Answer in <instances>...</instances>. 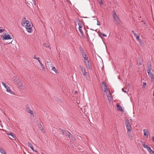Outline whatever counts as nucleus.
<instances>
[{"instance_id":"1","label":"nucleus","mask_w":154,"mask_h":154,"mask_svg":"<svg viewBox=\"0 0 154 154\" xmlns=\"http://www.w3.org/2000/svg\"><path fill=\"white\" fill-rule=\"evenodd\" d=\"M22 25L23 26H25L26 30L29 33L32 32V24L31 22L28 20H26L25 17L23 18L22 21Z\"/></svg>"},{"instance_id":"2","label":"nucleus","mask_w":154,"mask_h":154,"mask_svg":"<svg viewBox=\"0 0 154 154\" xmlns=\"http://www.w3.org/2000/svg\"><path fill=\"white\" fill-rule=\"evenodd\" d=\"M62 132L63 135L68 137V138H67L68 140H69V139H74V138H73L71 134L69 132L66 130H63L62 131Z\"/></svg>"},{"instance_id":"3","label":"nucleus","mask_w":154,"mask_h":154,"mask_svg":"<svg viewBox=\"0 0 154 154\" xmlns=\"http://www.w3.org/2000/svg\"><path fill=\"white\" fill-rule=\"evenodd\" d=\"M2 84L6 89V91L7 92H9L11 95H15L14 93L11 90L10 87L8 85L3 82H2Z\"/></svg>"},{"instance_id":"4","label":"nucleus","mask_w":154,"mask_h":154,"mask_svg":"<svg viewBox=\"0 0 154 154\" xmlns=\"http://www.w3.org/2000/svg\"><path fill=\"white\" fill-rule=\"evenodd\" d=\"M125 125L127 129V132H130L132 130L131 126L130 124L129 121L128 119H125Z\"/></svg>"},{"instance_id":"5","label":"nucleus","mask_w":154,"mask_h":154,"mask_svg":"<svg viewBox=\"0 0 154 154\" xmlns=\"http://www.w3.org/2000/svg\"><path fill=\"white\" fill-rule=\"evenodd\" d=\"M3 40H11L12 39V35L11 36L9 34H6L5 33V35L3 36Z\"/></svg>"},{"instance_id":"6","label":"nucleus","mask_w":154,"mask_h":154,"mask_svg":"<svg viewBox=\"0 0 154 154\" xmlns=\"http://www.w3.org/2000/svg\"><path fill=\"white\" fill-rule=\"evenodd\" d=\"M101 88L102 90L104 92H106L107 90V85L106 83L104 81H103L102 83Z\"/></svg>"},{"instance_id":"7","label":"nucleus","mask_w":154,"mask_h":154,"mask_svg":"<svg viewBox=\"0 0 154 154\" xmlns=\"http://www.w3.org/2000/svg\"><path fill=\"white\" fill-rule=\"evenodd\" d=\"M80 23H81V22H80V20H79L78 21V25L79 26V30L80 31V32L82 35V36H84V34H83V32L82 30V26L80 24Z\"/></svg>"},{"instance_id":"8","label":"nucleus","mask_w":154,"mask_h":154,"mask_svg":"<svg viewBox=\"0 0 154 154\" xmlns=\"http://www.w3.org/2000/svg\"><path fill=\"white\" fill-rule=\"evenodd\" d=\"M80 69H81V70L83 73L84 76H85L87 74V72H86L85 69L82 66H80Z\"/></svg>"},{"instance_id":"9","label":"nucleus","mask_w":154,"mask_h":154,"mask_svg":"<svg viewBox=\"0 0 154 154\" xmlns=\"http://www.w3.org/2000/svg\"><path fill=\"white\" fill-rule=\"evenodd\" d=\"M113 16L114 20L117 22L119 23L120 21V19L115 11L113 13Z\"/></svg>"},{"instance_id":"10","label":"nucleus","mask_w":154,"mask_h":154,"mask_svg":"<svg viewBox=\"0 0 154 154\" xmlns=\"http://www.w3.org/2000/svg\"><path fill=\"white\" fill-rule=\"evenodd\" d=\"M84 63L87 68L91 70V65L90 63L89 62V60L84 62Z\"/></svg>"},{"instance_id":"11","label":"nucleus","mask_w":154,"mask_h":154,"mask_svg":"<svg viewBox=\"0 0 154 154\" xmlns=\"http://www.w3.org/2000/svg\"><path fill=\"white\" fill-rule=\"evenodd\" d=\"M7 135H8L9 137L12 139H15V136L14 134H13L12 133H8L7 134Z\"/></svg>"},{"instance_id":"12","label":"nucleus","mask_w":154,"mask_h":154,"mask_svg":"<svg viewBox=\"0 0 154 154\" xmlns=\"http://www.w3.org/2000/svg\"><path fill=\"white\" fill-rule=\"evenodd\" d=\"M26 111L31 115L33 114V112L32 110H31L29 107V106L27 105L26 106Z\"/></svg>"},{"instance_id":"13","label":"nucleus","mask_w":154,"mask_h":154,"mask_svg":"<svg viewBox=\"0 0 154 154\" xmlns=\"http://www.w3.org/2000/svg\"><path fill=\"white\" fill-rule=\"evenodd\" d=\"M80 51L81 52L82 57H84V56H86V54L85 53L84 50L81 47H80Z\"/></svg>"},{"instance_id":"14","label":"nucleus","mask_w":154,"mask_h":154,"mask_svg":"<svg viewBox=\"0 0 154 154\" xmlns=\"http://www.w3.org/2000/svg\"><path fill=\"white\" fill-rule=\"evenodd\" d=\"M108 100L109 101H110L112 100V97L111 96V94L110 91H109L108 94L107 95Z\"/></svg>"},{"instance_id":"15","label":"nucleus","mask_w":154,"mask_h":154,"mask_svg":"<svg viewBox=\"0 0 154 154\" xmlns=\"http://www.w3.org/2000/svg\"><path fill=\"white\" fill-rule=\"evenodd\" d=\"M143 146L144 148H146L149 152L151 149L150 147L149 146H148L146 145L145 144H143Z\"/></svg>"},{"instance_id":"16","label":"nucleus","mask_w":154,"mask_h":154,"mask_svg":"<svg viewBox=\"0 0 154 154\" xmlns=\"http://www.w3.org/2000/svg\"><path fill=\"white\" fill-rule=\"evenodd\" d=\"M144 135L146 136L147 137L148 136V132L147 130L146 129L143 130Z\"/></svg>"},{"instance_id":"17","label":"nucleus","mask_w":154,"mask_h":154,"mask_svg":"<svg viewBox=\"0 0 154 154\" xmlns=\"http://www.w3.org/2000/svg\"><path fill=\"white\" fill-rule=\"evenodd\" d=\"M118 110L119 111H123V109L122 106L119 105L117 104V105Z\"/></svg>"},{"instance_id":"18","label":"nucleus","mask_w":154,"mask_h":154,"mask_svg":"<svg viewBox=\"0 0 154 154\" xmlns=\"http://www.w3.org/2000/svg\"><path fill=\"white\" fill-rule=\"evenodd\" d=\"M136 38L137 40L139 42L140 44H141L142 42L141 39L140 38L139 36L138 35H137L136 36Z\"/></svg>"},{"instance_id":"19","label":"nucleus","mask_w":154,"mask_h":154,"mask_svg":"<svg viewBox=\"0 0 154 154\" xmlns=\"http://www.w3.org/2000/svg\"><path fill=\"white\" fill-rule=\"evenodd\" d=\"M148 74L149 76L152 79H154V75L151 72H148Z\"/></svg>"},{"instance_id":"20","label":"nucleus","mask_w":154,"mask_h":154,"mask_svg":"<svg viewBox=\"0 0 154 154\" xmlns=\"http://www.w3.org/2000/svg\"><path fill=\"white\" fill-rule=\"evenodd\" d=\"M13 80L17 83L20 81L18 77H14L13 78Z\"/></svg>"},{"instance_id":"21","label":"nucleus","mask_w":154,"mask_h":154,"mask_svg":"<svg viewBox=\"0 0 154 154\" xmlns=\"http://www.w3.org/2000/svg\"><path fill=\"white\" fill-rule=\"evenodd\" d=\"M17 84L19 87H21L23 86V83L21 81H19Z\"/></svg>"},{"instance_id":"22","label":"nucleus","mask_w":154,"mask_h":154,"mask_svg":"<svg viewBox=\"0 0 154 154\" xmlns=\"http://www.w3.org/2000/svg\"><path fill=\"white\" fill-rule=\"evenodd\" d=\"M38 62L40 64V65H41V66L42 68V69L43 70H44L45 71V66L40 61V60H38Z\"/></svg>"},{"instance_id":"23","label":"nucleus","mask_w":154,"mask_h":154,"mask_svg":"<svg viewBox=\"0 0 154 154\" xmlns=\"http://www.w3.org/2000/svg\"><path fill=\"white\" fill-rule=\"evenodd\" d=\"M0 152L2 154H6L5 151L1 147H0Z\"/></svg>"},{"instance_id":"24","label":"nucleus","mask_w":154,"mask_h":154,"mask_svg":"<svg viewBox=\"0 0 154 154\" xmlns=\"http://www.w3.org/2000/svg\"><path fill=\"white\" fill-rule=\"evenodd\" d=\"M28 146L30 147L33 151H34L33 147L32 144L28 142Z\"/></svg>"},{"instance_id":"25","label":"nucleus","mask_w":154,"mask_h":154,"mask_svg":"<svg viewBox=\"0 0 154 154\" xmlns=\"http://www.w3.org/2000/svg\"><path fill=\"white\" fill-rule=\"evenodd\" d=\"M127 134L128 135L130 139L131 140H132L133 139L132 137V136L131 135V134L130 132H127Z\"/></svg>"},{"instance_id":"26","label":"nucleus","mask_w":154,"mask_h":154,"mask_svg":"<svg viewBox=\"0 0 154 154\" xmlns=\"http://www.w3.org/2000/svg\"><path fill=\"white\" fill-rule=\"evenodd\" d=\"M52 70L54 71L56 73H58V72L57 70L54 67H53L52 68Z\"/></svg>"},{"instance_id":"27","label":"nucleus","mask_w":154,"mask_h":154,"mask_svg":"<svg viewBox=\"0 0 154 154\" xmlns=\"http://www.w3.org/2000/svg\"><path fill=\"white\" fill-rule=\"evenodd\" d=\"M82 57L84 58V62L85 61H88V57L86 56H84V57Z\"/></svg>"},{"instance_id":"28","label":"nucleus","mask_w":154,"mask_h":154,"mask_svg":"<svg viewBox=\"0 0 154 154\" xmlns=\"http://www.w3.org/2000/svg\"><path fill=\"white\" fill-rule=\"evenodd\" d=\"M43 45L45 47H46L49 48L50 49H51V48L49 47L50 46L46 44H43Z\"/></svg>"},{"instance_id":"29","label":"nucleus","mask_w":154,"mask_h":154,"mask_svg":"<svg viewBox=\"0 0 154 154\" xmlns=\"http://www.w3.org/2000/svg\"><path fill=\"white\" fill-rule=\"evenodd\" d=\"M98 2L100 3V5H103V2L101 0H98Z\"/></svg>"},{"instance_id":"30","label":"nucleus","mask_w":154,"mask_h":154,"mask_svg":"<svg viewBox=\"0 0 154 154\" xmlns=\"http://www.w3.org/2000/svg\"><path fill=\"white\" fill-rule=\"evenodd\" d=\"M38 127L40 128L41 130H42L43 129V128L42 127V125L41 124H39L38 125Z\"/></svg>"},{"instance_id":"31","label":"nucleus","mask_w":154,"mask_h":154,"mask_svg":"<svg viewBox=\"0 0 154 154\" xmlns=\"http://www.w3.org/2000/svg\"><path fill=\"white\" fill-rule=\"evenodd\" d=\"M2 27H0V33H2L4 32V29H3Z\"/></svg>"},{"instance_id":"32","label":"nucleus","mask_w":154,"mask_h":154,"mask_svg":"<svg viewBox=\"0 0 154 154\" xmlns=\"http://www.w3.org/2000/svg\"><path fill=\"white\" fill-rule=\"evenodd\" d=\"M33 59H36L38 61L39 60H40V58L39 57L37 58L36 57V56L35 55H34V57H33Z\"/></svg>"},{"instance_id":"33","label":"nucleus","mask_w":154,"mask_h":154,"mask_svg":"<svg viewBox=\"0 0 154 154\" xmlns=\"http://www.w3.org/2000/svg\"><path fill=\"white\" fill-rule=\"evenodd\" d=\"M150 154H154V151L152 150V149L149 152Z\"/></svg>"},{"instance_id":"34","label":"nucleus","mask_w":154,"mask_h":154,"mask_svg":"<svg viewBox=\"0 0 154 154\" xmlns=\"http://www.w3.org/2000/svg\"><path fill=\"white\" fill-rule=\"evenodd\" d=\"M146 85V83L145 82L143 83V87L145 88Z\"/></svg>"},{"instance_id":"35","label":"nucleus","mask_w":154,"mask_h":154,"mask_svg":"<svg viewBox=\"0 0 154 154\" xmlns=\"http://www.w3.org/2000/svg\"><path fill=\"white\" fill-rule=\"evenodd\" d=\"M32 2L33 3V4L34 5H36V2L35 1V0H32Z\"/></svg>"},{"instance_id":"36","label":"nucleus","mask_w":154,"mask_h":154,"mask_svg":"<svg viewBox=\"0 0 154 154\" xmlns=\"http://www.w3.org/2000/svg\"><path fill=\"white\" fill-rule=\"evenodd\" d=\"M102 35L103 36H104V37H106L107 36V35L105 34L104 33H103L102 34Z\"/></svg>"},{"instance_id":"37","label":"nucleus","mask_w":154,"mask_h":154,"mask_svg":"<svg viewBox=\"0 0 154 154\" xmlns=\"http://www.w3.org/2000/svg\"><path fill=\"white\" fill-rule=\"evenodd\" d=\"M122 91L124 92H125V93H127V91H126V90H124V88H123L122 89Z\"/></svg>"},{"instance_id":"38","label":"nucleus","mask_w":154,"mask_h":154,"mask_svg":"<svg viewBox=\"0 0 154 154\" xmlns=\"http://www.w3.org/2000/svg\"><path fill=\"white\" fill-rule=\"evenodd\" d=\"M100 24L99 23V21L97 20V25H100Z\"/></svg>"},{"instance_id":"39","label":"nucleus","mask_w":154,"mask_h":154,"mask_svg":"<svg viewBox=\"0 0 154 154\" xmlns=\"http://www.w3.org/2000/svg\"><path fill=\"white\" fill-rule=\"evenodd\" d=\"M147 72H151V69H148Z\"/></svg>"},{"instance_id":"40","label":"nucleus","mask_w":154,"mask_h":154,"mask_svg":"<svg viewBox=\"0 0 154 154\" xmlns=\"http://www.w3.org/2000/svg\"><path fill=\"white\" fill-rule=\"evenodd\" d=\"M152 140L153 143H154V137H152Z\"/></svg>"},{"instance_id":"41","label":"nucleus","mask_w":154,"mask_h":154,"mask_svg":"<svg viewBox=\"0 0 154 154\" xmlns=\"http://www.w3.org/2000/svg\"><path fill=\"white\" fill-rule=\"evenodd\" d=\"M132 32L133 33V34L135 35V32H134V31H132Z\"/></svg>"},{"instance_id":"42","label":"nucleus","mask_w":154,"mask_h":154,"mask_svg":"<svg viewBox=\"0 0 154 154\" xmlns=\"http://www.w3.org/2000/svg\"><path fill=\"white\" fill-rule=\"evenodd\" d=\"M12 41L11 42H9V43H8V44H10V43H11V42H12Z\"/></svg>"},{"instance_id":"43","label":"nucleus","mask_w":154,"mask_h":154,"mask_svg":"<svg viewBox=\"0 0 154 154\" xmlns=\"http://www.w3.org/2000/svg\"><path fill=\"white\" fill-rule=\"evenodd\" d=\"M75 93L76 94V93H77V91H75Z\"/></svg>"},{"instance_id":"44","label":"nucleus","mask_w":154,"mask_h":154,"mask_svg":"<svg viewBox=\"0 0 154 154\" xmlns=\"http://www.w3.org/2000/svg\"><path fill=\"white\" fill-rule=\"evenodd\" d=\"M144 24H145L146 26H147V25L146 24V23H145Z\"/></svg>"},{"instance_id":"45","label":"nucleus","mask_w":154,"mask_h":154,"mask_svg":"<svg viewBox=\"0 0 154 154\" xmlns=\"http://www.w3.org/2000/svg\"><path fill=\"white\" fill-rule=\"evenodd\" d=\"M100 33L101 35H102V33H101L100 32Z\"/></svg>"},{"instance_id":"46","label":"nucleus","mask_w":154,"mask_h":154,"mask_svg":"<svg viewBox=\"0 0 154 154\" xmlns=\"http://www.w3.org/2000/svg\"><path fill=\"white\" fill-rule=\"evenodd\" d=\"M153 96H154V92L153 93Z\"/></svg>"},{"instance_id":"47","label":"nucleus","mask_w":154,"mask_h":154,"mask_svg":"<svg viewBox=\"0 0 154 154\" xmlns=\"http://www.w3.org/2000/svg\"><path fill=\"white\" fill-rule=\"evenodd\" d=\"M141 143H142V144H143H143H144L143 143H143H142V142H141Z\"/></svg>"}]
</instances>
